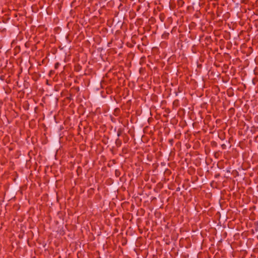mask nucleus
Here are the masks:
<instances>
[{
    "label": "nucleus",
    "mask_w": 258,
    "mask_h": 258,
    "mask_svg": "<svg viewBox=\"0 0 258 258\" xmlns=\"http://www.w3.org/2000/svg\"><path fill=\"white\" fill-rule=\"evenodd\" d=\"M57 67H58V63L55 64V68H56Z\"/></svg>",
    "instance_id": "nucleus-1"
},
{
    "label": "nucleus",
    "mask_w": 258,
    "mask_h": 258,
    "mask_svg": "<svg viewBox=\"0 0 258 258\" xmlns=\"http://www.w3.org/2000/svg\"><path fill=\"white\" fill-rule=\"evenodd\" d=\"M57 67H58V63L55 64V68H56Z\"/></svg>",
    "instance_id": "nucleus-2"
}]
</instances>
